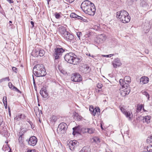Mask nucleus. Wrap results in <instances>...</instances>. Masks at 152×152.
I'll list each match as a JSON object with an SVG mask.
<instances>
[{
  "instance_id": "f257e3e1",
  "label": "nucleus",
  "mask_w": 152,
  "mask_h": 152,
  "mask_svg": "<svg viewBox=\"0 0 152 152\" xmlns=\"http://www.w3.org/2000/svg\"><path fill=\"white\" fill-rule=\"evenodd\" d=\"M81 8L83 12L90 15H94L95 13L96 8L94 4L88 0H86L81 4Z\"/></svg>"
},
{
  "instance_id": "f03ea898",
  "label": "nucleus",
  "mask_w": 152,
  "mask_h": 152,
  "mask_svg": "<svg viewBox=\"0 0 152 152\" xmlns=\"http://www.w3.org/2000/svg\"><path fill=\"white\" fill-rule=\"evenodd\" d=\"M64 58L65 60L67 62L74 65L78 64L82 60L81 58L77 57V56L72 53L66 54Z\"/></svg>"
},
{
  "instance_id": "7ed1b4c3",
  "label": "nucleus",
  "mask_w": 152,
  "mask_h": 152,
  "mask_svg": "<svg viewBox=\"0 0 152 152\" xmlns=\"http://www.w3.org/2000/svg\"><path fill=\"white\" fill-rule=\"evenodd\" d=\"M116 15L117 18L123 23H127L130 21V17L129 16V13L124 10H122L117 12Z\"/></svg>"
},
{
  "instance_id": "20e7f679",
  "label": "nucleus",
  "mask_w": 152,
  "mask_h": 152,
  "mask_svg": "<svg viewBox=\"0 0 152 152\" xmlns=\"http://www.w3.org/2000/svg\"><path fill=\"white\" fill-rule=\"evenodd\" d=\"M34 75L37 77H42L46 75L45 69L43 64H37L33 68Z\"/></svg>"
},
{
  "instance_id": "39448f33",
  "label": "nucleus",
  "mask_w": 152,
  "mask_h": 152,
  "mask_svg": "<svg viewBox=\"0 0 152 152\" xmlns=\"http://www.w3.org/2000/svg\"><path fill=\"white\" fill-rule=\"evenodd\" d=\"M67 128L66 124L64 123H62L60 124L57 129V131L58 133L60 134L64 133Z\"/></svg>"
},
{
  "instance_id": "423d86ee",
  "label": "nucleus",
  "mask_w": 152,
  "mask_h": 152,
  "mask_svg": "<svg viewBox=\"0 0 152 152\" xmlns=\"http://www.w3.org/2000/svg\"><path fill=\"white\" fill-rule=\"evenodd\" d=\"M64 51V50L62 48H59L55 49V51L53 53V56L55 59H58Z\"/></svg>"
},
{
  "instance_id": "0eeeda50",
  "label": "nucleus",
  "mask_w": 152,
  "mask_h": 152,
  "mask_svg": "<svg viewBox=\"0 0 152 152\" xmlns=\"http://www.w3.org/2000/svg\"><path fill=\"white\" fill-rule=\"evenodd\" d=\"M71 80L74 82H79L82 80V77L80 74L77 73L72 75Z\"/></svg>"
},
{
  "instance_id": "6e6552de",
  "label": "nucleus",
  "mask_w": 152,
  "mask_h": 152,
  "mask_svg": "<svg viewBox=\"0 0 152 152\" xmlns=\"http://www.w3.org/2000/svg\"><path fill=\"white\" fill-rule=\"evenodd\" d=\"M106 38V36L105 34H100L96 37L95 41L98 44L102 43L104 42Z\"/></svg>"
},
{
  "instance_id": "1a4fd4ad",
  "label": "nucleus",
  "mask_w": 152,
  "mask_h": 152,
  "mask_svg": "<svg viewBox=\"0 0 152 152\" xmlns=\"http://www.w3.org/2000/svg\"><path fill=\"white\" fill-rule=\"evenodd\" d=\"M120 94L122 96H125L126 95H128L130 92V89L129 88H121L120 89Z\"/></svg>"
},
{
  "instance_id": "9d476101",
  "label": "nucleus",
  "mask_w": 152,
  "mask_h": 152,
  "mask_svg": "<svg viewBox=\"0 0 152 152\" xmlns=\"http://www.w3.org/2000/svg\"><path fill=\"white\" fill-rule=\"evenodd\" d=\"M37 139L34 136L31 137L28 140V144L34 146L37 144Z\"/></svg>"
},
{
  "instance_id": "9b49d317",
  "label": "nucleus",
  "mask_w": 152,
  "mask_h": 152,
  "mask_svg": "<svg viewBox=\"0 0 152 152\" xmlns=\"http://www.w3.org/2000/svg\"><path fill=\"white\" fill-rule=\"evenodd\" d=\"M112 64L114 68H116L117 67H118L121 65V61L120 59L118 58L115 59L112 62Z\"/></svg>"
},
{
  "instance_id": "f8f14e48",
  "label": "nucleus",
  "mask_w": 152,
  "mask_h": 152,
  "mask_svg": "<svg viewBox=\"0 0 152 152\" xmlns=\"http://www.w3.org/2000/svg\"><path fill=\"white\" fill-rule=\"evenodd\" d=\"M78 144L77 142L75 140L70 141L68 145L69 146L71 150H73L75 147H76Z\"/></svg>"
},
{
  "instance_id": "ddd939ff",
  "label": "nucleus",
  "mask_w": 152,
  "mask_h": 152,
  "mask_svg": "<svg viewBox=\"0 0 152 152\" xmlns=\"http://www.w3.org/2000/svg\"><path fill=\"white\" fill-rule=\"evenodd\" d=\"M80 70L83 73H87L89 72L90 69L87 65H84L80 68Z\"/></svg>"
},
{
  "instance_id": "4468645a",
  "label": "nucleus",
  "mask_w": 152,
  "mask_h": 152,
  "mask_svg": "<svg viewBox=\"0 0 152 152\" xmlns=\"http://www.w3.org/2000/svg\"><path fill=\"white\" fill-rule=\"evenodd\" d=\"M65 39L67 40H72L74 38V36L72 34L67 32L63 36Z\"/></svg>"
},
{
  "instance_id": "2eb2a0df",
  "label": "nucleus",
  "mask_w": 152,
  "mask_h": 152,
  "mask_svg": "<svg viewBox=\"0 0 152 152\" xmlns=\"http://www.w3.org/2000/svg\"><path fill=\"white\" fill-rule=\"evenodd\" d=\"M34 53L36 54L35 55V56H37L39 55L40 56H42L44 55L45 52L43 50H35L33 52V53Z\"/></svg>"
},
{
  "instance_id": "dca6fc26",
  "label": "nucleus",
  "mask_w": 152,
  "mask_h": 152,
  "mask_svg": "<svg viewBox=\"0 0 152 152\" xmlns=\"http://www.w3.org/2000/svg\"><path fill=\"white\" fill-rule=\"evenodd\" d=\"M119 83L121 86L122 88H129V84L127 83L125 81L124 79H121L119 80Z\"/></svg>"
},
{
  "instance_id": "f3484780",
  "label": "nucleus",
  "mask_w": 152,
  "mask_h": 152,
  "mask_svg": "<svg viewBox=\"0 0 152 152\" xmlns=\"http://www.w3.org/2000/svg\"><path fill=\"white\" fill-rule=\"evenodd\" d=\"M149 81V78L147 77L142 76L140 79V82L141 84H144L148 83Z\"/></svg>"
},
{
  "instance_id": "a211bd4d",
  "label": "nucleus",
  "mask_w": 152,
  "mask_h": 152,
  "mask_svg": "<svg viewBox=\"0 0 152 152\" xmlns=\"http://www.w3.org/2000/svg\"><path fill=\"white\" fill-rule=\"evenodd\" d=\"M151 27L149 23H145L143 27L144 32L145 33L148 32L149 31Z\"/></svg>"
},
{
  "instance_id": "6ab92c4d",
  "label": "nucleus",
  "mask_w": 152,
  "mask_h": 152,
  "mask_svg": "<svg viewBox=\"0 0 152 152\" xmlns=\"http://www.w3.org/2000/svg\"><path fill=\"white\" fill-rule=\"evenodd\" d=\"M124 114L128 118V120L130 121L132 120L133 117V115L132 112L126 111L124 113Z\"/></svg>"
},
{
  "instance_id": "aec40b11",
  "label": "nucleus",
  "mask_w": 152,
  "mask_h": 152,
  "mask_svg": "<svg viewBox=\"0 0 152 152\" xmlns=\"http://www.w3.org/2000/svg\"><path fill=\"white\" fill-rule=\"evenodd\" d=\"M40 93L44 98H46L48 96V93L45 89L42 88L40 91Z\"/></svg>"
},
{
  "instance_id": "412c9836",
  "label": "nucleus",
  "mask_w": 152,
  "mask_h": 152,
  "mask_svg": "<svg viewBox=\"0 0 152 152\" xmlns=\"http://www.w3.org/2000/svg\"><path fill=\"white\" fill-rule=\"evenodd\" d=\"M59 31L62 36L67 32L66 31V28L63 26H61L59 27Z\"/></svg>"
},
{
  "instance_id": "4be33fe9",
  "label": "nucleus",
  "mask_w": 152,
  "mask_h": 152,
  "mask_svg": "<svg viewBox=\"0 0 152 152\" xmlns=\"http://www.w3.org/2000/svg\"><path fill=\"white\" fill-rule=\"evenodd\" d=\"M8 86L11 89L21 93V92L16 87H15L11 82H9L8 83Z\"/></svg>"
},
{
  "instance_id": "5701e85b",
  "label": "nucleus",
  "mask_w": 152,
  "mask_h": 152,
  "mask_svg": "<svg viewBox=\"0 0 152 152\" xmlns=\"http://www.w3.org/2000/svg\"><path fill=\"white\" fill-rule=\"evenodd\" d=\"M25 117L26 116L24 114H19L17 115L14 118V120L16 121H20L24 119Z\"/></svg>"
},
{
  "instance_id": "b1692460",
  "label": "nucleus",
  "mask_w": 152,
  "mask_h": 152,
  "mask_svg": "<svg viewBox=\"0 0 152 152\" xmlns=\"http://www.w3.org/2000/svg\"><path fill=\"white\" fill-rule=\"evenodd\" d=\"M73 132L72 134L75 136V135L79 133V128L78 127H75L73 129Z\"/></svg>"
},
{
  "instance_id": "393cba45",
  "label": "nucleus",
  "mask_w": 152,
  "mask_h": 152,
  "mask_svg": "<svg viewBox=\"0 0 152 152\" xmlns=\"http://www.w3.org/2000/svg\"><path fill=\"white\" fill-rule=\"evenodd\" d=\"M151 117L150 115H147L145 116L143 118V121L145 122L147 124L151 122Z\"/></svg>"
},
{
  "instance_id": "a878e982",
  "label": "nucleus",
  "mask_w": 152,
  "mask_h": 152,
  "mask_svg": "<svg viewBox=\"0 0 152 152\" xmlns=\"http://www.w3.org/2000/svg\"><path fill=\"white\" fill-rule=\"evenodd\" d=\"M80 152H90V149L87 146L83 147Z\"/></svg>"
},
{
  "instance_id": "bb28decb",
  "label": "nucleus",
  "mask_w": 152,
  "mask_h": 152,
  "mask_svg": "<svg viewBox=\"0 0 152 152\" xmlns=\"http://www.w3.org/2000/svg\"><path fill=\"white\" fill-rule=\"evenodd\" d=\"M124 80L127 83H129V84L131 82V78L129 76H125Z\"/></svg>"
},
{
  "instance_id": "cd10ccee",
  "label": "nucleus",
  "mask_w": 152,
  "mask_h": 152,
  "mask_svg": "<svg viewBox=\"0 0 152 152\" xmlns=\"http://www.w3.org/2000/svg\"><path fill=\"white\" fill-rule=\"evenodd\" d=\"M89 110L91 112V113L94 116L96 115V112H94V108L93 106H91L90 107Z\"/></svg>"
},
{
  "instance_id": "c85d7f7f",
  "label": "nucleus",
  "mask_w": 152,
  "mask_h": 152,
  "mask_svg": "<svg viewBox=\"0 0 152 152\" xmlns=\"http://www.w3.org/2000/svg\"><path fill=\"white\" fill-rule=\"evenodd\" d=\"M87 133L91 134L94 132L95 129L93 128H87Z\"/></svg>"
},
{
  "instance_id": "c756f323",
  "label": "nucleus",
  "mask_w": 152,
  "mask_h": 152,
  "mask_svg": "<svg viewBox=\"0 0 152 152\" xmlns=\"http://www.w3.org/2000/svg\"><path fill=\"white\" fill-rule=\"evenodd\" d=\"M143 107V105L142 104L137 105V112H140L141 110Z\"/></svg>"
},
{
  "instance_id": "7c9ffc66",
  "label": "nucleus",
  "mask_w": 152,
  "mask_h": 152,
  "mask_svg": "<svg viewBox=\"0 0 152 152\" xmlns=\"http://www.w3.org/2000/svg\"><path fill=\"white\" fill-rule=\"evenodd\" d=\"M50 119L51 121L52 122H55L56 121L57 118L56 116L53 115L51 118Z\"/></svg>"
},
{
  "instance_id": "2f4dec72",
  "label": "nucleus",
  "mask_w": 152,
  "mask_h": 152,
  "mask_svg": "<svg viewBox=\"0 0 152 152\" xmlns=\"http://www.w3.org/2000/svg\"><path fill=\"white\" fill-rule=\"evenodd\" d=\"M146 141L148 143L152 142V135H150L148 137Z\"/></svg>"
},
{
  "instance_id": "473e14b6",
  "label": "nucleus",
  "mask_w": 152,
  "mask_h": 152,
  "mask_svg": "<svg viewBox=\"0 0 152 152\" xmlns=\"http://www.w3.org/2000/svg\"><path fill=\"white\" fill-rule=\"evenodd\" d=\"M6 80L8 81H9L10 80L9 77H7L5 78L1 79L0 80V82L1 83L3 81H6Z\"/></svg>"
},
{
  "instance_id": "72a5a7b5",
  "label": "nucleus",
  "mask_w": 152,
  "mask_h": 152,
  "mask_svg": "<svg viewBox=\"0 0 152 152\" xmlns=\"http://www.w3.org/2000/svg\"><path fill=\"white\" fill-rule=\"evenodd\" d=\"M148 152H152V145H149L147 147Z\"/></svg>"
},
{
  "instance_id": "f704fd0d",
  "label": "nucleus",
  "mask_w": 152,
  "mask_h": 152,
  "mask_svg": "<svg viewBox=\"0 0 152 152\" xmlns=\"http://www.w3.org/2000/svg\"><path fill=\"white\" fill-rule=\"evenodd\" d=\"M119 108L120 110L124 114V113H125L126 111V109L123 107H122L121 106H120Z\"/></svg>"
},
{
  "instance_id": "c9c22d12",
  "label": "nucleus",
  "mask_w": 152,
  "mask_h": 152,
  "mask_svg": "<svg viewBox=\"0 0 152 152\" xmlns=\"http://www.w3.org/2000/svg\"><path fill=\"white\" fill-rule=\"evenodd\" d=\"M93 140L94 141L96 142H100L99 138L97 137H93Z\"/></svg>"
},
{
  "instance_id": "e433bc0d",
  "label": "nucleus",
  "mask_w": 152,
  "mask_h": 152,
  "mask_svg": "<svg viewBox=\"0 0 152 152\" xmlns=\"http://www.w3.org/2000/svg\"><path fill=\"white\" fill-rule=\"evenodd\" d=\"M142 94H143L145 95L147 97L148 99L149 100L150 97L148 93H147L145 91H144L142 92Z\"/></svg>"
},
{
  "instance_id": "4c0bfd02",
  "label": "nucleus",
  "mask_w": 152,
  "mask_h": 152,
  "mask_svg": "<svg viewBox=\"0 0 152 152\" xmlns=\"http://www.w3.org/2000/svg\"><path fill=\"white\" fill-rule=\"evenodd\" d=\"M99 28V25L98 24V25H95L93 26L92 27V28L93 29L96 30H97Z\"/></svg>"
},
{
  "instance_id": "58836bf2",
  "label": "nucleus",
  "mask_w": 152,
  "mask_h": 152,
  "mask_svg": "<svg viewBox=\"0 0 152 152\" xmlns=\"http://www.w3.org/2000/svg\"><path fill=\"white\" fill-rule=\"evenodd\" d=\"M77 15L75 13H72L70 15V17L72 18H76Z\"/></svg>"
},
{
  "instance_id": "ea45409f",
  "label": "nucleus",
  "mask_w": 152,
  "mask_h": 152,
  "mask_svg": "<svg viewBox=\"0 0 152 152\" xmlns=\"http://www.w3.org/2000/svg\"><path fill=\"white\" fill-rule=\"evenodd\" d=\"M87 128H83L81 129V132L82 133H87Z\"/></svg>"
},
{
  "instance_id": "a19ab883",
  "label": "nucleus",
  "mask_w": 152,
  "mask_h": 152,
  "mask_svg": "<svg viewBox=\"0 0 152 152\" xmlns=\"http://www.w3.org/2000/svg\"><path fill=\"white\" fill-rule=\"evenodd\" d=\"M3 102L4 104L7 103V97L6 96H4L3 97Z\"/></svg>"
},
{
  "instance_id": "79ce46f5",
  "label": "nucleus",
  "mask_w": 152,
  "mask_h": 152,
  "mask_svg": "<svg viewBox=\"0 0 152 152\" xmlns=\"http://www.w3.org/2000/svg\"><path fill=\"white\" fill-rule=\"evenodd\" d=\"M76 34L79 39H80V37L82 35V33L80 32H77L76 33Z\"/></svg>"
},
{
  "instance_id": "37998d69",
  "label": "nucleus",
  "mask_w": 152,
  "mask_h": 152,
  "mask_svg": "<svg viewBox=\"0 0 152 152\" xmlns=\"http://www.w3.org/2000/svg\"><path fill=\"white\" fill-rule=\"evenodd\" d=\"M100 109L99 107L95 108L94 109V112L98 113V112H100Z\"/></svg>"
},
{
  "instance_id": "c03bdc74",
  "label": "nucleus",
  "mask_w": 152,
  "mask_h": 152,
  "mask_svg": "<svg viewBox=\"0 0 152 152\" xmlns=\"http://www.w3.org/2000/svg\"><path fill=\"white\" fill-rule=\"evenodd\" d=\"M55 17L57 19H58L60 17V15L58 13H56L55 15Z\"/></svg>"
},
{
  "instance_id": "a18cd8bd",
  "label": "nucleus",
  "mask_w": 152,
  "mask_h": 152,
  "mask_svg": "<svg viewBox=\"0 0 152 152\" xmlns=\"http://www.w3.org/2000/svg\"><path fill=\"white\" fill-rule=\"evenodd\" d=\"M113 56V54H110L108 55H104L103 56L105 57H111Z\"/></svg>"
},
{
  "instance_id": "49530a36",
  "label": "nucleus",
  "mask_w": 152,
  "mask_h": 152,
  "mask_svg": "<svg viewBox=\"0 0 152 152\" xmlns=\"http://www.w3.org/2000/svg\"><path fill=\"white\" fill-rule=\"evenodd\" d=\"M3 122V118L1 115H0V125H1Z\"/></svg>"
},
{
  "instance_id": "de8ad7c7",
  "label": "nucleus",
  "mask_w": 152,
  "mask_h": 152,
  "mask_svg": "<svg viewBox=\"0 0 152 152\" xmlns=\"http://www.w3.org/2000/svg\"><path fill=\"white\" fill-rule=\"evenodd\" d=\"M27 152H37V151L35 149H29L27 151Z\"/></svg>"
},
{
  "instance_id": "09e8293b",
  "label": "nucleus",
  "mask_w": 152,
  "mask_h": 152,
  "mask_svg": "<svg viewBox=\"0 0 152 152\" xmlns=\"http://www.w3.org/2000/svg\"><path fill=\"white\" fill-rule=\"evenodd\" d=\"M102 85L101 83H98L97 84V87L99 88H102Z\"/></svg>"
},
{
  "instance_id": "8fccbe9b",
  "label": "nucleus",
  "mask_w": 152,
  "mask_h": 152,
  "mask_svg": "<svg viewBox=\"0 0 152 152\" xmlns=\"http://www.w3.org/2000/svg\"><path fill=\"white\" fill-rule=\"evenodd\" d=\"M12 69L13 71L15 72H17L18 71L17 69L14 67H12Z\"/></svg>"
},
{
  "instance_id": "3c124183",
  "label": "nucleus",
  "mask_w": 152,
  "mask_h": 152,
  "mask_svg": "<svg viewBox=\"0 0 152 152\" xmlns=\"http://www.w3.org/2000/svg\"><path fill=\"white\" fill-rule=\"evenodd\" d=\"M75 0H66L67 2L69 3H71L74 1Z\"/></svg>"
},
{
  "instance_id": "603ef678",
  "label": "nucleus",
  "mask_w": 152,
  "mask_h": 152,
  "mask_svg": "<svg viewBox=\"0 0 152 152\" xmlns=\"http://www.w3.org/2000/svg\"><path fill=\"white\" fill-rule=\"evenodd\" d=\"M76 18H78L80 20H82L83 18V17L80 16L78 15H77V17Z\"/></svg>"
},
{
  "instance_id": "864d4df0",
  "label": "nucleus",
  "mask_w": 152,
  "mask_h": 152,
  "mask_svg": "<svg viewBox=\"0 0 152 152\" xmlns=\"http://www.w3.org/2000/svg\"><path fill=\"white\" fill-rule=\"evenodd\" d=\"M76 18H78L80 20H82L83 18V17L80 16L78 15H77V17Z\"/></svg>"
},
{
  "instance_id": "5fc2aeb1",
  "label": "nucleus",
  "mask_w": 152,
  "mask_h": 152,
  "mask_svg": "<svg viewBox=\"0 0 152 152\" xmlns=\"http://www.w3.org/2000/svg\"><path fill=\"white\" fill-rule=\"evenodd\" d=\"M76 18H78L80 20H82L83 18V17L80 16L78 15H77V17Z\"/></svg>"
},
{
  "instance_id": "6e6d98bb",
  "label": "nucleus",
  "mask_w": 152,
  "mask_h": 152,
  "mask_svg": "<svg viewBox=\"0 0 152 152\" xmlns=\"http://www.w3.org/2000/svg\"><path fill=\"white\" fill-rule=\"evenodd\" d=\"M7 1L10 3H12L14 2L12 0H8Z\"/></svg>"
},
{
  "instance_id": "4d7b16f0",
  "label": "nucleus",
  "mask_w": 152,
  "mask_h": 152,
  "mask_svg": "<svg viewBox=\"0 0 152 152\" xmlns=\"http://www.w3.org/2000/svg\"><path fill=\"white\" fill-rule=\"evenodd\" d=\"M22 139V137L21 136H20L19 137V138L18 139L19 141V142H20V143L21 142H20V141Z\"/></svg>"
},
{
  "instance_id": "13d9d810",
  "label": "nucleus",
  "mask_w": 152,
  "mask_h": 152,
  "mask_svg": "<svg viewBox=\"0 0 152 152\" xmlns=\"http://www.w3.org/2000/svg\"><path fill=\"white\" fill-rule=\"evenodd\" d=\"M3 129H4V132H3V133H6V132H7V131H6L7 129H6V127H5V128L4 127L3 128Z\"/></svg>"
},
{
  "instance_id": "bf43d9fd",
  "label": "nucleus",
  "mask_w": 152,
  "mask_h": 152,
  "mask_svg": "<svg viewBox=\"0 0 152 152\" xmlns=\"http://www.w3.org/2000/svg\"><path fill=\"white\" fill-rule=\"evenodd\" d=\"M4 104V105L5 108L6 109H7V103H5V104Z\"/></svg>"
},
{
  "instance_id": "052dcab7",
  "label": "nucleus",
  "mask_w": 152,
  "mask_h": 152,
  "mask_svg": "<svg viewBox=\"0 0 152 152\" xmlns=\"http://www.w3.org/2000/svg\"><path fill=\"white\" fill-rule=\"evenodd\" d=\"M58 69L60 71V72L61 73H63V72H62V69H61V68H60V66H58Z\"/></svg>"
},
{
  "instance_id": "680f3d73",
  "label": "nucleus",
  "mask_w": 152,
  "mask_h": 152,
  "mask_svg": "<svg viewBox=\"0 0 152 152\" xmlns=\"http://www.w3.org/2000/svg\"><path fill=\"white\" fill-rule=\"evenodd\" d=\"M31 24L32 25V27L34 26V23L33 22L31 21Z\"/></svg>"
},
{
  "instance_id": "e2e57ef3",
  "label": "nucleus",
  "mask_w": 152,
  "mask_h": 152,
  "mask_svg": "<svg viewBox=\"0 0 152 152\" xmlns=\"http://www.w3.org/2000/svg\"><path fill=\"white\" fill-rule=\"evenodd\" d=\"M33 83H34V84L35 83V82L34 79V76H33Z\"/></svg>"
},
{
  "instance_id": "0e129e2a",
  "label": "nucleus",
  "mask_w": 152,
  "mask_h": 152,
  "mask_svg": "<svg viewBox=\"0 0 152 152\" xmlns=\"http://www.w3.org/2000/svg\"><path fill=\"white\" fill-rule=\"evenodd\" d=\"M9 115H10V116L11 115V112H10V110H9Z\"/></svg>"
},
{
  "instance_id": "69168bd1",
  "label": "nucleus",
  "mask_w": 152,
  "mask_h": 152,
  "mask_svg": "<svg viewBox=\"0 0 152 152\" xmlns=\"http://www.w3.org/2000/svg\"><path fill=\"white\" fill-rule=\"evenodd\" d=\"M36 108L37 110H39V108H38V107H36Z\"/></svg>"
},
{
  "instance_id": "338daca9",
  "label": "nucleus",
  "mask_w": 152,
  "mask_h": 152,
  "mask_svg": "<svg viewBox=\"0 0 152 152\" xmlns=\"http://www.w3.org/2000/svg\"><path fill=\"white\" fill-rule=\"evenodd\" d=\"M64 70H62V72H63V73H63V74H64Z\"/></svg>"
},
{
  "instance_id": "774afa93",
  "label": "nucleus",
  "mask_w": 152,
  "mask_h": 152,
  "mask_svg": "<svg viewBox=\"0 0 152 152\" xmlns=\"http://www.w3.org/2000/svg\"><path fill=\"white\" fill-rule=\"evenodd\" d=\"M12 23V21H9V23Z\"/></svg>"
}]
</instances>
